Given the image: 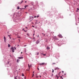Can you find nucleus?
<instances>
[{
	"label": "nucleus",
	"instance_id": "nucleus-33",
	"mask_svg": "<svg viewBox=\"0 0 79 79\" xmlns=\"http://www.w3.org/2000/svg\"><path fill=\"white\" fill-rule=\"evenodd\" d=\"M8 36L9 37H10V35H8Z\"/></svg>",
	"mask_w": 79,
	"mask_h": 79
},
{
	"label": "nucleus",
	"instance_id": "nucleus-21",
	"mask_svg": "<svg viewBox=\"0 0 79 79\" xmlns=\"http://www.w3.org/2000/svg\"><path fill=\"white\" fill-rule=\"evenodd\" d=\"M54 72V70L53 69H52V73H53Z\"/></svg>",
	"mask_w": 79,
	"mask_h": 79
},
{
	"label": "nucleus",
	"instance_id": "nucleus-49",
	"mask_svg": "<svg viewBox=\"0 0 79 79\" xmlns=\"http://www.w3.org/2000/svg\"><path fill=\"white\" fill-rule=\"evenodd\" d=\"M37 55H39V53L37 54Z\"/></svg>",
	"mask_w": 79,
	"mask_h": 79
},
{
	"label": "nucleus",
	"instance_id": "nucleus-51",
	"mask_svg": "<svg viewBox=\"0 0 79 79\" xmlns=\"http://www.w3.org/2000/svg\"><path fill=\"white\" fill-rule=\"evenodd\" d=\"M19 38H20V37H19Z\"/></svg>",
	"mask_w": 79,
	"mask_h": 79
},
{
	"label": "nucleus",
	"instance_id": "nucleus-38",
	"mask_svg": "<svg viewBox=\"0 0 79 79\" xmlns=\"http://www.w3.org/2000/svg\"><path fill=\"white\" fill-rule=\"evenodd\" d=\"M24 32H26V30H24Z\"/></svg>",
	"mask_w": 79,
	"mask_h": 79
},
{
	"label": "nucleus",
	"instance_id": "nucleus-41",
	"mask_svg": "<svg viewBox=\"0 0 79 79\" xmlns=\"http://www.w3.org/2000/svg\"><path fill=\"white\" fill-rule=\"evenodd\" d=\"M58 77H58V76L57 77V79H58Z\"/></svg>",
	"mask_w": 79,
	"mask_h": 79
},
{
	"label": "nucleus",
	"instance_id": "nucleus-23",
	"mask_svg": "<svg viewBox=\"0 0 79 79\" xmlns=\"http://www.w3.org/2000/svg\"><path fill=\"white\" fill-rule=\"evenodd\" d=\"M39 16L38 15L36 17L37 18H39Z\"/></svg>",
	"mask_w": 79,
	"mask_h": 79
},
{
	"label": "nucleus",
	"instance_id": "nucleus-35",
	"mask_svg": "<svg viewBox=\"0 0 79 79\" xmlns=\"http://www.w3.org/2000/svg\"><path fill=\"white\" fill-rule=\"evenodd\" d=\"M36 17H37L36 16H35L34 17V18H36Z\"/></svg>",
	"mask_w": 79,
	"mask_h": 79
},
{
	"label": "nucleus",
	"instance_id": "nucleus-3",
	"mask_svg": "<svg viewBox=\"0 0 79 79\" xmlns=\"http://www.w3.org/2000/svg\"><path fill=\"white\" fill-rule=\"evenodd\" d=\"M11 49L12 52H15V50H14V48H11Z\"/></svg>",
	"mask_w": 79,
	"mask_h": 79
},
{
	"label": "nucleus",
	"instance_id": "nucleus-9",
	"mask_svg": "<svg viewBox=\"0 0 79 79\" xmlns=\"http://www.w3.org/2000/svg\"><path fill=\"white\" fill-rule=\"evenodd\" d=\"M39 40H37L36 43L37 44H39Z\"/></svg>",
	"mask_w": 79,
	"mask_h": 79
},
{
	"label": "nucleus",
	"instance_id": "nucleus-26",
	"mask_svg": "<svg viewBox=\"0 0 79 79\" xmlns=\"http://www.w3.org/2000/svg\"><path fill=\"white\" fill-rule=\"evenodd\" d=\"M34 35H35V33L33 34V36H34Z\"/></svg>",
	"mask_w": 79,
	"mask_h": 79
},
{
	"label": "nucleus",
	"instance_id": "nucleus-45",
	"mask_svg": "<svg viewBox=\"0 0 79 79\" xmlns=\"http://www.w3.org/2000/svg\"><path fill=\"white\" fill-rule=\"evenodd\" d=\"M26 28H27V27H26Z\"/></svg>",
	"mask_w": 79,
	"mask_h": 79
},
{
	"label": "nucleus",
	"instance_id": "nucleus-13",
	"mask_svg": "<svg viewBox=\"0 0 79 79\" xmlns=\"http://www.w3.org/2000/svg\"><path fill=\"white\" fill-rule=\"evenodd\" d=\"M27 6H28L27 5H26L24 6V7L25 8H26V7H27Z\"/></svg>",
	"mask_w": 79,
	"mask_h": 79
},
{
	"label": "nucleus",
	"instance_id": "nucleus-40",
	"mask_svg": "<svg viewBox=\"0 0 79 79\" xmlns=\"http://www.w3.org/2000/svg\"><path fill=\"white\" fill-rule=\"evenodd\" d=\"M40 77H41V76L40 75Z\"/></svg>",
	"mask_w": 79,
	"mask_h": 79
},
{
	"label": "nucleus",
	"instance_id": "nucleus-42",
	"mask_svg": "<svg viewBox=\"0 0 79 79\" xmlns=\"http://www.w3.org/2000/svg\"><path fill=\"white\" fill-rule=\"evenodd\" d=\"M35 24H37V22H36L35 23Z\"/></svg>",
	"mask_w": 79,
	"mask_h": 79
},
{
	"label": "nucleus",
	"instance_id": "nucleus-37",
	"mask_svg": "<svg viewBox=\"0 0 79 79\" xmlns=\"http://www.w3.org/2000/svg\"><path fill=\"white\" fill-rule=\"evenodd\" d=\"M14 48H15V50L16 48H15V47H14Z\"/></svg>",
	"mask_w": 79,
	"mask_h": 79
},
{
	"label": "nucleus",
	"instance_id": "nucleus-15",
	"mask_svg": "<svg viewBox=\"0 0 79 79\" xmlns=\"http://www.w3.org/2000/svg\"><path fill=\"white\" fill-rule=\"evenodd\" d=\"M23 1L22 0L21 2H20V3H21V4L22 3H23Z\"/></svg>",
	"mask_w": 79,
	"mask_h": 79
},
{
	"label": "nucleus",
	"instance_id": "nucleus-31",
	"mask_svg": "<svg viewBox=\"0 0 79 79\" xmlns=\"http://www.w3.org/2000/svg\"><path fill=\"white\" fill-rule=\"evenodd\" d=\"M9 37H10V39H11V37L9 36Z\"/></svg>",
	"mask_w": 79,
	"mask_h": 79
},
{
	"label": "nucleus",
	"instance_id": "nucleus-43",
	"mask_svg": "<svg viewBox=\"0 0 79 79\" xmlns=\"http://www.w3.org/2000/svg\"><path fill=\"white\" fill-rule=\"evenodd\" d=\"M25 79H26V77H25Z\"/></svg>",
	"mask_w": 79,
	"mask_h": 79
},
{
	"label": "nucleus",
	"instance_id": "nucleus-16",
	"mask_svg": "<svg viewBox=\"0 0 79 79\" xmlns=\"http://www.w3.org/2000/svg\"><path fill=\"white\" fill-rule=\"evenodd\" d=\"M8 47H10V45L9 44H8Z\"/></svg>",
	"mask_w": 79,
	"mask_h": 79
},
{
	"label": "nucleus",
	"instance_id": "nucleus-32",
	"mask_svg": "<svg viewBox=\"0 0 79 79\" xmlns=\"http://www.w3.org/2000/svg\"><path fill=\"white\" fill-rule=\"evenodd\" d=\"M33 74H34V71H33Z\"/></svg>",
	"mask_w": 79,
	"mask_h": 79
},
{
	"label": "nucleus",
	"instance_id": "nucleus-54",
	"mask_svg": "<svg viewBox=\"0 0 79 79\" xmlns=\"http://www.w3.org/2000/svg\"><path fill=\"white\" fill-rule=\"evenodd\" d=\"M22 79H23V78H22Z\"/></svg>",
	"mask_w": 79,
	"mask_h": 79
},
{
	"label": "nucleus",
	"instance_id": "nucleus-22",
	"mask_svg": "<svg viewBox=\"0 0 79 79\" xmlns=\"http://www.w3.org/2000/svg\"><path fill=\"white\" fill-rule=\"evenodd\" d=\"M15 79H17V78H16V77H15V78H14Z\"/></svg>",
	"mask_w": 79,
	"mask_h": 79
},
{
	"label": "nucleus",
	"instance_id": "nucleus-7",
	"mask_svg": "<svg viewBox=\"0 0 79 79\" xmlns=\"http://www.w3.org/2000/svg\"><path fill=\"white\" fill-rule=\"evenodd\" d=\"M54 69L55 70H56L57 69H60L58 67H56Z\"/></svg>",
	"mask_w": 79,
	"mask_h": 79
},
{
	"label": "nucleus",
	"instance_id": "nucleus-53",
	"mask_svg": "<svg viewBox=\"0 0 79 79\" xmlns=\"http://www.w3.org/2000/svg\"><path fill=\"white\" fill-rule=\"evenodd\" d=\"M24 29H23V30H24Z\"/></svg>",
	"mask_w": 79,
	"mask_h": 79
},
{
	"label": "nucleus",
	"instance_id": "nucleus-6",
	"mask_svg": "<svg viewBox=\"0 0 79 79\" xmlns=\"http://www.w3.org/2000/svg\"><path fill=\"white\" fill-rule=\"evenodd\" d=\"M4 42H6V37H5V36H4Z\"/></svg>",
	"mask_w": 79,
	"mask_h": 79
},
{
	"label": "nucleus",
	"instance_id": "nucleus-17",
	"mask_svg": "<svg viewBox=\"0 0 79 79\" xmlns=\"http://www.w3.org/2000/svg\"><path fill=\"white\" fill-rule=\"evenodd\" d=\"M22 76H24V74L22 73Z\"/></svg>",
	"mask_w": 79,
	"mask_h": 79
},
{
	"label": "nucleus",
	"instance_id": "nucleus-36",
	"mask_svg": "<svg viewBox=\"0 0 79 79\" xmlns=\"http://www.w3.org/2000/svg\"><path fill=\"white\" fill-rule=\"evenodd\" d=\"M34 33H35V31H34Z\"/></svg>",
	"mask_w": 79,
	"mask_h": 79
},
{
	"label": "nucleus",
	"instance_id": "nucleus-18",
	"mask_svg": "<svg viewBox=\"0 0 79 79\" xmlns=\"http://www.w3.org/2000/svg\"><path fill=\"white\" fill-rule=\"evenodd\" d=\"M34 73H33V75H32V77H34Z\"/></svg>",
	"mask_w": 79,
	"mask_h": 79
},
{
	"label": "nucleus",
	"instance_id": "nucleus-8",
	"mask_svg": "<svg viewBox=\"0 0 79 79\" xmlns=\"http://www.w3.org/2000/svg\"><path fill=\"white\" fill-rule=\"evenodd\" d=\"M18 58L19 59H23V57H19Z\"/></svg>",
	"mask_w": 79,
	"mask_h": 79
},
{
	"label": "nucleus",
	"instance_id": "nucleus-47",
	"mask_svg": "<svg viewBox=\"0 0 79 79\" xmlns=\"http://www.w3.org/2000/svg\"><path fill=\"white\" fill-rule=\"evenodd\" d=\"M36 77H38V76H37Z\"/></svg>",
	"mask_w": 79,
	"mask_h": 79
},
{
	"label": "nucleus",
	"instance_id": "nucleus-44",
	"mask_svg": "<svg viewBox=\"0 0 79 79\" xmlns=\"http://www.w3.org/2000/svg\"><path fill=\"white\" fill-rule=\"evenodd\" d=\"M77 12L78 11H77Z\"/></svg>",
	"mask_w": 79,
	"mask_h": 79
},
{
	"label": "nucleus",
	"instance_id": "nucleus-11",
	"mask_svg": "<svg viewBox=\"0 0 79 79\" xmlns=\"http://www.w3.org/2000/svg\"><path fill=\"white\" fill-rule=\"evenodd\" d=\"M28 66L29 67V71L30 69V66H29V64H28Z\"/></svg>",
	"mask_w": 79,
	"mask_h": 79
},
{
	"label": "nucleus",
	"instance_id": "nucleus-10",
	"mask_svg": "<svg viewBox=\"0 0 79 79\" xmlns=\"http://www.w3.org/2000/svg\"><path fill=\"white\" fill-rule=\"evenodd\" d=\"M50 48V47H48L47 48V50H49Z\"/></svg>",
	"mask_w": 79,
	"mask_h": 79
},
{
	"label": "nucleus",
	"instance_id": "nucleus-28",
	"mask_svg": "<svg viewBox=\"0 0 79 79\" xmlns=\"http://www.w3.org/2000/svg\"><path fill=\"white\" fill-rule=\"evenodd\" d=\"M27 2V1H25V3H26Z\"/></svg>",
	"mask_w": 79,
	"mask_h": 79
},
{
	"label": "nucleus",
	"instance_id": "nucleus-30",
	"mask_svg": "<svg viewBox=\"0 0 79 79\" xmlns=\"http://www.w3.org/2000/svg\"><path fill=\"white\" fill-rule=\"evenodd\" d=\"M62 72L63 73H64V71H62Z\"/></svg>",
	"mask_w": 79,
	"mask_h": 79
},
{
	"label": "nucleus",
	"instance_id": "nucleus-24",
	"mask_svg": "<svg viewBox=\"0 0 79 79\" xmlns=\"http://www.w3.org/2000/svg\"><path fill=\"white\" fill-rule=\"evenodd\" d=\"M44 56H45V55H46V54H43Z\"/></svg>",
	"mask_w": 79,
	"mask_h": 79
},
{
	"label": "nucleus",
	"instance_id": "nucleus-20",
	"mask_svg": "<svg viewBox=\"0 0 79 79\" xmlns=\"http://www.w3.org/2000/svg\"><path fill=\"white\" fill-rule=\"evenodd\" d=\"M52 64H55V63H53Z\"/></svg>",
	"mask_w": 79,
	"mask_h": 79
},
{
	"label": "nucleus",
	"instance_id": "nucleus-19",
	"mask_svg": "<svg viewBox=\"0 0 79 79\" xmlns=\"http://www.w3.org/2000/svg\"><path fill=\"white\" fill-rule=\"evenodd\" d=\"M18 4H19V5H20V4H21V2H19Z\"/></svg>",
	"mask_w": 79,
	"mask_h": 79
},
{
	"label": "nucleus",
	"instance_id": "nucleus-50",
	"mask_svg": "<svg viewBox=\"0 0 79 79\" xmlns=\"http://www.w3.org/2000/svg\"><path fill=\"white\" fill-rule=\"evenodd\" d=\"M21 53H23V52H21Z\"/></svg>",
	"mask_w": 79,
	"mask_h": 79
},
{
	"label": "nucleus",
	"instance_id": "nucleus-14",
	"mask_svg": "<svg viewBox=\"0 0 79 79\" xmlns=\"http://www.w3.org/2000/svg\"><path fill=\"white\" fill-rule=\"evenodd\" d=\"M17 63H19V60L18 59H17Z\"/></svg>",
	"mask_w": 79,
	"mask_h": 79
},
{
	"label": "nucleus",
	"instance_id": "nucleus-12",
	"mask_svg": "<svg viewBox=\"0 0 79 79\" xmlns=\"http://www.w3.org/2000/svg\"><path fill=\"white\" fill-rule=\"evenodd\" d=\"M17 10H19V7L18 6L17 7Z\"/></svg>",
	"mask_w": 79,
	"mask_h": 79
},
{
	"label": "nucleus",
	"instance_id": "nucleus-2",
	"mask_svg": "<svg viewBox=\"0 0 79 79\" xmlns=\"http://www.w3.org/2000/svg\"><path fill=\"white\" fill-rule=\"evenodd\" d=\"M33 18H33V17H30V18L29 19L30 21H32V20H33Z\"/></svg>",
	"mask_w": 79,
	"mask_h": 79
},
{
	"label": "nucleus",
	"instance_id": "nucleus-25",
	"mask_svg": "<svg viewBox=\"0 0 79 79\" xmlns=\"http://www.w3.org/2000/svg\"><path fill=\"white\" fill-rule=\"evenodd\" d=\"M32 27H34V26H32Z\"/></svg>",
	"mask_w": 79,
	"mask_h": 79
},
{
	"label": "nucleus",
	"instance_id": "nucleus-29",
	"mask_svg": "<svg viewBox=\"0 0 79 79\" xmlns=\"http://www.w3.org/2000/svg\"><path fill=\"white\" fill-rule=\"evenodd\" d=\"M77 10H79V8H77Z\"/></svg>",
	"mask_w": 79,
	"mask_h": 79
},
{
	"label": "nucleus",
	"instance_id": "nucleus-4",
	"mask_svg": "<svg viewBox=\"0 0 79 79\" xmlns=\"http://www.w3.org/2000/svg\"><path fill=\"white\" fill-rule=\"evenodd\" d=\"M44 64H45V63L39 64V65H40V66H42V65H44Z\"/></svg>",
	"mask_w": 79,
	"mask_h": 79
},
{
	"label": "nucleus",
	"instance_id": "nucleus-5",
	"mask_svg": "<svg viewBox=\"0 0 79 79\" xmlns=\"http://www.w3.org/2000/svg\"><path fill=\"white\" fill-rule=\"evenodd\" d=\"M58 36L60 38H63V36H62V35H58Z\"/></svg>",
	"mask_w": 79,
	"mask_h": 79
},
{
	"label": "nucleus",
	"instance_id": "nucleus-34",
	"mask_svg": "<svg viewBox=\"0 0 79 79\" xmlns=\"http://www.w3.org/2000/svg\"><path fill=\"white\" fill-rule=\"evenodd\" d=\"M60 78H62V76L60 77Z\"/></svg>",
	"mask_w": 79,
	"mask_h": 79
},
{
	"label": "nucleus",
	"instance_id": "nucleus-1",
	"mask_svg": "<svg viewBox=\"0 0 79 79\" xmlns=\"http://www.w3.org/2000/svg\"><path fill=\"white\" fill-rule=\"evenodd\" d=\"M53 39H54V40H59L58 38H57L56 36H54L53 37Z\"/></svg>",
	"mask_w": 79,
	"mask_h": 79
},
{
	"label": "nucleus",
	"instance_id": "nucleus-48",
	"mask_svg": "<svg viewBox=\"0 0 79 79\" xmlns=\"http://www.w3.org/2000/svg\"><path fill=\"white\" fill-rule=\"evenodd\" d=\"M38 37H39V35H38Z\"/></svg>",
	"mask_w": 79,
	"mask_h": 79
},
{
	"label": "nucleus",
	"instance_id": "nucleus-46",
	"mask_svg": "<svg viewBox=\"0 0 79 79\" xmlns=\"http://www.w3.org/2000/svg\"><path fill=\"white\" fill-rule=\"evenodd\" d=\"M26 45H25L24 47H26Z\"/></svg>",
	"mask_w": 79,
	"mask_h": 79
},
{
	"label": "nucleus",
	"instance_id": "nucleus-52",
	"mask_svg": "<svg viewBox=\"0 0 79 79\" xmlns=\"http://www.w3.org/2000/svg\"><path fill=\"white\" fill-rule=\"evenodd\" d=\"M24 29H23V30H24Z\"/></svg>",
	"mask_w": 79,
	"mask_h": 79
},
{
	"label": "nucleus",
	"instance_id": "nucleus-27",
	"mask_svg": "<svg viewBox=\"0 0 79 79\" xmlns=\"http://www.w3.org/2000/svg\"><path fill=\"white\" fill-rule=\"evenodd\" d=\"M30 67H32V65H30Z\"/></svg>",
	"mask_w": 79,
	"mask_h": 79
},
{
	"label": "nucleus",
	"instance_id": "nucleus-39",
	"mask_svg": "<svg viewBox=\"0 0 79 79\" xmlns=\"http://www.w3.org/2000/svg\"><path fill=\"white\" fill-rule=\"evenodd\" d=\"M38 70H39V68H38Z\"/></svg>",
	"mask_w": 79,
	"mask_h": 79
}]
</instances>
